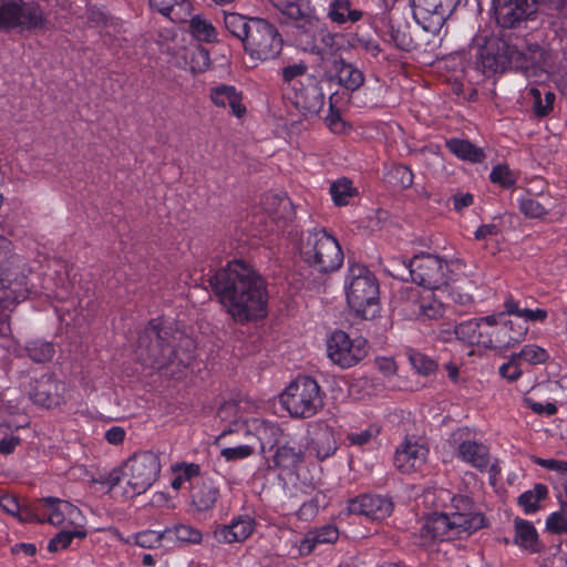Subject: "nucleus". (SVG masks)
<instances>
[{
	"instance_id": "6e6d98bb",
	"label": "nucleus",
	"mask_w": 567,
	"mask_h": 567,
	"mask_svg": "<svg viewBox=\"0 0 567 567\" xmlns=\"http://www.w3.org/2000/svg\"><path fill=\"white\" fill-rule=\"evenodd\" d=\"M519 210L528 218H540L547 214L544 205L530 197H524L519 200Z\"/></svg>"
},
{
	"instance_id": "9d476101",
	"label": "nucleus",
	"mask_w": 567,
	"mask_h": 567,
	"mask_svg": "<svg viewBox=\"0 0 567 567\" xmlns=\"http://www.w3.org/2000/svg\"><path fill=\"white\" fill-rule=\"evenodd\" d=\"M48 17L35 1L0 0V29L44 30Z\"/></svg>"
},
{
	"instance_id": "0e129e2a",
	"label": "nucleus",
	"mask_w": 567,
	"mask_h": 567,
	"mask_svg": "<svg viewBox=\"0 0 567 567\" xmlns=\"http://www.w3.org/2000/svg\"><path fill=\"white\" fill-rule=\"evenodd\" d=\"M185 0H148L150 7L164 17H171L176 7H182Z\"/></svg>"
},
{
	"instance_id": "7c9ffc66",
	"label": "nucleus",
	"mask_w": 567,
	"mask_h": 567,
	"mask_svg": "<svg viewBox=\"0 0 567 567\" xmlns=\"http://www.w3.org/2000/svg\"><path fill=\"white\" fill-rule=\"evenodd\" d=\"M445 146L453 155L462 161L476 164L485 159L483 148L474 145L468 140L451 138L446 141Z\"/></svg>"
},
{
	"instance_id": "c756f323",
	"label": "nucleus",
	"mask_w": 567,
	"mask_h": 567,
	"mask_svg": "<svg viewBox=\"0 0 567 567\" xmlns=\"http://www.w3.org/2000/svg\"><path fill=\"white\" fill-rule=\"evenodd\" d=\"M311 446L319 460H324L337 451V442L333 429L329 425H320L313 433Z\"/></svg>"
},
{
	"instance_id": "09e8293b",
	"label": "nucleus",
	"mask_w": 567,
	"mask_h": 567,
	"mask_svg": "<svg viewBox=\"0 0 567 567\" xmlns=\"http://www.w3.org/2000/svg\"><path fill=\"white\" fill-rule=\"evenodd\" d=\"M389 35L395 48L402 51L409 52L414 48L413 39L406 28H395L393 24H391Z\"/></svg>"
},
{
	"instance_id": "a18cd8bd",
	"label": "nucleus",
	"mask_w": 567,
	"mask_h": 567,
	"mask_svg": "<svg viewBox=\"0 0 567 567\" xmlns=\"http://www.w3.org/2000/svg\"><path fill=\"white\" fill-rule=\"evenodd\" d=\"M189 28L192 34L198 41L210 42L216 38V30L213 24L198 16L190 19Z\"/></svg>"
},
{
	"instance_id": "f257e3e1",
	"label": "nucleus",
	"mask_w": 567,
	"mask_h": 567,
	"mask_svg": "<svg viewBox=\"0 0 567 567\" xmlns=\"http://www.w3.org/2000/svg\"><path fill=\"white\" fill-rule=\"evenodd\" d=\"M208 284L219 303L237 323H246L266 316L267 284L246 261H228L209 277Z\"/></svg>"
},
{
	"instance_id": "4d7b16f0",
	"label": "nucleus",
	"mask_w": 567,
	"mask_h": 567,
	"mask_svg": "<svg viewBox=\"0 0 567 567\" xmlns=\"http://www.w3.org/2000/svg\"><path fill=\"white\" fill-rule=\"evenodd\" d=\"M491 182L494 184H499L503 187H511L515 184V178L506 165H496L491 174H489Z\"/></svg>"
},
{
	"instance_id": "4be33fe9",
	"label": "nucleus",
	"mask_w": 567,
	"mask_h": 567,
	"mask_svg": "<svg viewBox=\"0 0 567 567\" xmlns=\"http://www.w3.org/2000/svg\"><path fill=\"white\" fill-rule=\"evenodd\" d=\"M220 497L219 487L210 478H199L192 485V505L197 512L212 511Z\"/></svg>"
},
{
	"instance_id": "aec40b11",
	"label": "nucleus",
	"mask_w": 567,
	"mask_h": 567,
	"mask_svg": "<svg viewBox=\"0 0 567 567\" xmlns=\"http://www.w3.org/2000/svg\"><path fill=\"white\" fill-rule=\"evenodd\" d=\"M255 520L248 516H239L228 525H217L213 536L218 544H233L246 540L254 532Z\"/></svg>"
},
{
	"instance_id": "774afa93",
	"label": "nucleus",
	"mask_w": 567,
	"mask_h": 567,
	"mask_svg": "<svg viewBox=\"0 0 567 567\" xmlns=\"http://www.w3.org/2000/svg\"><path fill=\"white\" fill-rule=\"evenodd\" d=\"M476 322H477V328H476V333H475L476 337L474 340V344L493 349L494 332L487 330V328L484 327L481 321L476 320Z\"/></svg>"
},
{
	"instance_id": "e433bc0d",
	"label": "nucleus",
	"mask_w": 567,
	"mask_h": 567,
	"mask_svg": "<svg viewBox=\"0 0 567 567\" xmlns=\"http://www.w3.org/2000/svg\"><path fill=\"white\" fill-rule=\"evenodd\" d=\"M433 290H423V297L419 301L417 320L437 319L443 315V303L435 298Z\"/></svg>"
},
{
	"instance_id": "c03bdc74",
	"label": "nucleus",
	"mask_w": 567,
	"mask_h": 567,
	"mask_svg": "<svg viewBox=\"0 0 567 567\" xmlns=\"http://www.w3.org/2000/svg\"><path fill=\"white\" fill-rule=\"evenodd\" d=\"M513 359L523 360L535 365L545 363L549 359V354L539 346L526 344L519 352L513 353Z\"/></svg>"
},
{
	"instance_id": "49530a36",
	"label": "nucleus",
	"mask_w": 567,
	"mask_h": 567,
	"mask_svg": "<svg viewBox=\"0 0 567 567\" xmlns=\"http://www.w3.org/2000/svg\"><path fill=\"white\" fill-rule=\"evenodd\" d=\"M516 543L523 547H533L537 540V532L532 523L524 519L515 520Z\"/></svg>"
},
{
	"instance_id": "58836bf2",
	"label": "nucleus",
	"mask_w": 567,
	"mask_h": 567,
	"mask_svg": "<svg viewBox=\"0 0 567 567\" xmlns=\"http://www.w3.org/2000/svg\"><path fill=\"white\" fill-rule=\"evenodd\" d=\"M25 352L32 361L44 363L53 358L55 349L53 343L47 340L33 339L27 342Z\"/></svg>"
},
{
	"instance_id": "e2e57ef3",
	"label": "nucleus",
	"mask_w": 567,
	"mask_h": 567,
	"mask_svg": "<svg viewBox=\"0 0 567 567\" xmlns=\"http://www.w3.org/2000/svg\"><path fill=\"white\" fill-rule=\"evenodd\" d=\"M405 293L406 301L404 305V310L411 318L416 319L419 313V301L421 297H423V291L417 288H409Z\"/></svg>"
},
{
	"instance_id": "ea45409f",
	"label": "nucleus",
	"mask_w": 567,
	"mask_h": 567,
	"mask_svg": "<svg viewBox=\"0 0 567 567\" xmlns=\"http://www.w3.org/2000/svg\"><path fill=\"white\" fill-rule=\"evenodd\" d=\"M166 536L171 539L174 537L181 544H200L203 540V533L192 525L177 524L173 527L165 528Z\"/></svg>"
},
{
	"instance_id": "2f4dec72",
	"label": "nucleus",
	"mask_w": 567,
	"mask_h": 567,
	"mask_svg": "<svg viewBox=\"0 0 567 567\" xmlns=\"http://www.w3.org/2000/svg\"><path fill=\"white\" fill-rule=\"evenodd\" d=\"M327 17L337 24L354 23L361 20L363 12L358 9H351L350 0H332L329 4Z\"/></svg>"
},
{
	"instance_id": "680f3d73",
	"label": "nucleus",
	"mask_w": 567,
	"mask_h": 567,
	"mask_svg": "<svg viewBox=\"0 0 567 567\" xmlns=\"http://www.w3.org/2000/svg\"><path fill=\"white\" fill-rule=\"evenodd\" d=\"M276 8L280 11L282 16L291 20L292 24L298 21V19L302 18L308 12L303 11L299 4L290 1L278 2Z\"/></svg>"
},
{
	"instance_id": "6e6552de",
	"label": "nucleus",
	"mask_w": 567,
	"mask_h": 567,
	"mask_svg": "<svg viewBox=\"0 0 567 567\" xmlns=\"http://www.w3.org/2000/svg\"><path fill=\"white\" fill-rule=\"evenodd\" d=\"M323 396L313 378L299 375L281 393L280 402L291 416L307 419L323 406Z\"/></svg>"
},
{
	"instance_id": "1a4fd4ad",
	"label": "nucleus",
	"mask_w": 567,
	"mask_h": 567,
	"mask_svg": "<svg viewBox=\"0 0 567 567\" xmlns=\"http://www.w3.org/2000/svg\"><path fill=\"white\" fill-rule=\"evenodd\" d=\"M261 449L267 445L271 449L277 444L274 455L275 466L287 472H295L305 460V447L295 437L284 436L281 429L276 424L262 422L257 427Z\"/></svg>"
},
{
	"instance_id": "473e14b6",
	"label": "nucleus",
	"mask_w": 567,
	"mask_h": 567,
	"mask_svg": "<svg viewBox=\"0 0 567 567\" xmlns=\"http://www.w3.org/2000/svg\"><path fill=\"white\" fill-rule=\"evenodd\" d=\"M453 286H451L450 296L452 301L462 308V310H470L474 303L473 292L477 289L474 281L471 280H455L452 277Z\"/></svg>"
},
{
	"instance_id": "a878e982",
	"label": "nucleus",
	"mask_w": 567,
	"mask_h": 567,
	"mask_svg": "<svg viewBox=\"0 0 567 567\" xmlns=\"http://www.w3.org/2000/svg\"><path fill=\"white\" fill-rule=\"evenodd\" d=\"M451 508L452 512L449 513V515L461 516L462 519L466 523L465 526L472 524L474 520H477L478 526L476 527V530L485 527V516L476 509L473 501L468 496L454 495L451 499Z\"/></svg>"
},
{
	"instance_id": "13d9d810",
	"label": "nucleus",
	"mask_w": 567,
	"mask_h": 567,
	"mask_svg": "<svg viewBox=\"0 0 567 567\" xmlns=\"http://www.w3.org/2000/svg\"><path fill=\"white\" fill-rule=\"evenodd\" d=\"M477 322L476 319H470L458 323L455 327V334L457 339L467 342L470 344H474L475 333H476Z\"/></svg>"
},
{
	"instance_id": "bb28decb",
	"label": "nucleus",
	"mask_w": 567,
	"mask_h": 567,
	"mask_svg": "<svg viewBox=\"0 0 567 567\" xmlns=\"http://www.w3.org/2000/svg\"><path fill=\"white\" fill-rule=\"evenodd\" d=\"M458 457L464 462L470 463L472 466L480 471H485L489 464V453L487 446L475 441H464L460 444Z\"/></svg>"
},
{
	"instance_id": "37998d69",
	"label": "nucleus",
	"mask_w": 567,
	"mask_h": 567,
	"mask_svg": "<svg viewBox=\"0 0 567 567\" xmlns=\"http://www.w3.org/2000/svg\"><path fill=\"white\" fill-rule=\"evenodd\" d=\"M86 530L83 527H75L72 530H61L48 544V550L56 553L70 546L73 538H84Z\"/></svg>"
},
{
	"instance_id": "8fccbe9b",
	"label": "nucleus",
	"mask_w": 567,
	"mask_h": 567,
	"mask_svg": "<svg viewBox=\"0 0 567 567\" xmlns=\"http://www.w3.org/2000/svg\"><path fill=\"white\" fill-rule=\"evenodd\" d=\"M546 528L553 534L567 533V504H563L558 512L547 517Z\"/></svg>"
},
{
	"instance_id": "cd10ccee",
	"label": "nucleus",
	"mask_w": 567,
	"mask_h": 567,
	"mask_svg": "<svg viewBox=\"0 0 567 567\" xmlns=\"http://www.w3.org/2000/svg\"><path fill=\"white\" fill-rule=\"evenodd\" d=\"M555 97L554 92L545 89L543 92L537 86L528 87L524 95V99L530 103L532 111L536 117L547 116L553 111Z\"/></svg>"
},
{
	"instance_id": "7ed1b4c3",
	"label": "nucleus",
	"mask_w": 567,
	"mask_h": 567,
	"mask_svg": "<svg viewBox=\"0 0 567 567\" xmlns=\"http://www.w3.org/2000/svg\"><path fill=\"white\" fill-rule=\"evenodd\" d=\"M194 341L182 331L162 327L152 320L138 336L136 355L143 365L172 369L175 375L193 360Z\"/></svg>"
},
{
	"instance_id": "b1692460",
	"label": "nucleus",
	"mask_w": 567,
	"mask_h": 567,
	"mask_svg": "<svg viewBox=\"0 0 567 567\" xmlns=\"http://www.w3.org/2000/svg\"><path fill=\"white\" fill-rule=\"evenodd\" d=\"M528 327L526 324H517L509 320L503 326L495 329L493 337V349H508L524 340Z\"/></svg>"
},
{
	"instance_id": "f704fd0d",
	"label": "nucleus",
	"mask_w": 567,
	"mask_h": 567,
	"mask_svg": "<svg viewBox=\"0 0 567 567\" xmlns=\"http://www.w3.org/2000/svg\"><path fill=\"white\" fill-rule=\"evenodd\" d=\"M336 47V34L331 33L323 23L319 32L309 41L305 50L312 54L320 55L323 60L328 54H332Z\"/></svg>"
},
{
	"instance_id": "5701e85b",
	"label": "nucleus",
	"mask_w": 567,
	"mask_h": 567,
	"mask_svg": "<svg viewBox=\"0 0 567 567\" xmlns=\"http://www.w3.org/2000/svg\"><path fill=\"white\" fill-rule=\"evenodd\" d=\"M210 100L217 107L229 106L231 113L241 117L246 113V107L241 103L243 94L233 85L221 84L210 89Z\"/></svg>"
},
{
	"instance_id": "20e7f679",
	"label": "nucleus",
	"mask_w": 567,
	"mask_h": 567,
	"mask_svg": "<svg viewBox=\"0 0 567 567\" xmlns=\"http://www.w3.org/2000/svg\"><path fill=\"white\" fill-rule=\"evenodd\" d=\"M226 30L238 39L244 51L256 62L276 59L282 50L284 39L277 27L265 18L225 12Z\"/></svg>"
},
{
	"instance_id": "f8f14e48",
	"label": "nucleus",
	"mask_w": 567,
	"mask_h": 567,
	"mask_svg": "<svg viewBox=\"0 0 567 567\" xmlns=\"http://www.w3.org/2000/svg\"><path fill=\"white\" fill-rule=\"evenodd\" d=\"M465 520L461 516H450L447 513H434L426 517L420 528V537L424 544L431 542H445L462 537L463 534L470 535L476 532L477 520L465 526Z\"/></svg>"
},
{
	"instance_id": "412c9836",
	"label": "nucleus",
	"mask_w": 567,
	"mask_h": 567,
	"mask_svg": "<svg viewBox=\"0 0 567 567\" xmlns=\"http://www.w3.org/2000/svg\"><path fill=\"white\" fill-rule=\"evenodd\" d=\"M62 384L52 375L44 374L30 383L29 396L38 405L51 408L60 403Z\"/></svg>"
},
{
	"instance_id": "69168bd1",
	"label": "nucleus",
	"mask_w": 567,
	"mask_h": 567,
	"mask_svg": "<svg viewBox=\"0 0 567 567\" xmlns=\"http://www.w3.org/2000/svg\"><path fill=\"white\" fill-rule=\"evenodd\" d=\"M499 374L509 382H514L520 378L523 371L517 359H513V354L508 362L499 367Z\"/></svg>"
},
{
	"instance_id": "864d4df0",
	"label": "nucleus",
	"mask_w": 567,
	"mask_h": 567,
	"mask_svg": "<svg viewBox=\"0 0 567 567\" xmlns=\"http://www.w3.org/2000/svg\"><path fill=\"white\" fill-rule=\"evenodd\" d=\"M409 361L419 373L424 375L430 374L436 369V363L432 359L417 351L409 352Z\"/></svg>"
},
{
	"instance_id": "de8ad7c7",
	"label": "nucleus",
	"mask_w": 567,
	"mask_h": 567,
	"mask_svg": "<svg viewBox=\"0 0 567 567\" xmlns=\"http://www.w3.org/2000/svg\"><path fill=\"white\" fill-rule=\"evenodd\" d=\"M186 58L190 59L189 69L194 73L204 72L210 63L208 51L200 45L187 50Z\"/></svg>"
},
{
	"instance_id": "f3484780",
	"label": "nucleus",
	"mask_w": 567,
	"mask_h": 567,
	"mask_svg": "<svg viewBox=\"0 0 567 567\" xmlns=\"http://www.w3.org/2000/svg\"><path fill=\"white\" fill-rule=\"evenodd\" d=\"M392 509V502L381 495H360L349 503L350 513L363 515L377 520L390 516Z\"/></svg>"
},
{
	"instance_id": "72a5a7b5",
	"label": "nucleus",
	"mask_w": 567,
	"mask_h": 567,
	"mask_svg": "<svg viewBox=\"0 0 567 567\" xmlns=\"http://www.w3.org/2000/svg\"><path fill=\"white\" fill-rule=\"evenodd\" d=\"M262 209L277 219H286L291 215V202L282 194L268 193L261 199Z\"/></svg>"
},
{
	"instance_id": "423d86ee",
	"label": "nucleus",
	"mask_w": 567,
	"mask_h": 567,
	"mask_svg": "<svg viewBox=\"0 0 567 567\" xmlns=\"http://www.w3.org/2000/svg\"><path fill=\"white\" fill-rule=\"evenodd\" d=\"M463 267L458 259L449 264L439 256L422 252L410 260H402L401 269L394 276L403 280L409 276L424 289H441L447 287L453 274Z\"/></svg>"
},
{
	"instance_id": "ddd939ff",
	"label": "nucleus",
	"mask_w": 567,
	"mask_h": 567,
	"mask_svg": "<svg viewBox=\"0 0 567 567\" xmlns=\"http://www.w3.org/2000/svg\"><path fill=\"white\" fill-rule=\"evenodd\" d=\"M327 353L334 364L348 369L367 357L368 346L364 339H350L344 331L337 330L327 340Z\"/></svg>"
},
{
	"instance_id": "bf43d9fd",
	"label": "nucleus",
	"mask_w": 567,
	"mask_h": 567,
	"mask_svg": "<svg viewBox=\"0 0 567 567\" xmlns=\"http://www.w3.org/2000/svg\"><path fill=\"white\" fill-rule=\"evenodd\" d=\"M308 65L300 61L295 64L287 65L282 69V81L289 85H293L298 78L303 76L307 73Z\"/></svg>"
},
{
	"instance_id": "a211bd4d",
	"label": "nucleus",
	"mask_w": 567,
	"mask_h": 567,
	"mask_svg": "<svg viewBox=\"0 0 567 567\" xmlns=\"http://www.w3.org/2000/svg\"><path fill=\"white\" fill-rule=\"evenodd\" d=\"M427 454L424 445L405 440L395 451L394 465L400 472L410 474L425 464Z\"/></svg>"
},
{
	"instance_id": "dca6fc26",
	"label": "nucleus",
	"mask_w": 567,
	"mask_h": 567,
	"mask_svg": "<svg viewBox=\"0 0 567 567\" xmlns=\"http://www.w3.org/2000/svg\"><path fill=\"white\" fill-rule=\"evenodd\" d=\"M292 89L293 104L305 114H318L324 105V94L315 76L309 75L305 81H297Z\"/></svg>"
},
{
	"instance_id": "9b49d317",
	"label": "nucleus",
	"mask_w": 567,
	"mask_h": 567,
	"mask_svg": "<svg viewBox=\"0 0 567 567\" xmlns=\"http://www.w3.org/2000/svg\"><path fill=\"white\" fill-rule=\"evenodd\" d=\"M162 453L141 451L134 453L124 464L128 472L127 485L133 494L145 493L158 478L162 468Z\"/></svg>"
},
{
	"instance_id": "3c124183",
	"label": "nucleus",
	"mask_w": 567,
	"mask_h": 567,
	"mask_svg": "<svg viewBox=\"0 0 567 567\" xmlns=\"http://www.w3.org/2000/svg\"><path fill=\"white\" fill-rule=\"evenodd\" d=\"M14 517L22 523H44V517H42V503L41 499H38L35 503L25 506H19V513L16 514Z\"/></svg>"
},
{
	"instance_id": "39448f33",
	"label": "nucleus",
	"mask_w": 567,
	"mask_h": 567,
	"mask_svg": "<svg viewBox=\"0 0 567 567\" xmlns=\"http://www.w3.org/2000/svg\"><path fill=\"white\" fill-rule=\"evenodd\" d=\"M298 249L302 261L321 275L331 274L343 264L341 246L326 228L302 231Z\"/></svg>"
},
{
	"instance_id": "f03ea898",
	"label": "nucleus",
	"mask_w": 567,
	"mask_h": 567,
	"mask_svg": "<svg viewBox=\"0 0 567 567\" xmlns=\"http://www.w3.org/2000/svg\"><path fill=\"white\" fill-rule=\"evenodd\" d=\"M549 53L537 43H527L511 31L488 37L480 49L481 64L492 72L520 70L527 78L542 79L547 74Z\"/></svg>"
},
{
	"instance_id": "2eb2a0df",
	"label": "nucleus",
	"mask_w": 567,
	"mask_h": 567,
	"mask_svg": "<svg viewBox=\"0 0 567 567\" xmlns=\"http://www.w3.org/2000/svg\"><path fill=\"white\" fill-rule=\"evenodd\" d=\"M19 257L12 252V244L9 239L0 236V299H24L27 291L13 288L17 271L16 264Z\"/></svg>"
},
{
	"instance_id": "338daca9",
	"label": "nucleus",
	"mask_w": 567,
	"mask_h": 567,
	"mask_svg": "<svg viewBox=\"0 0 567 567\" xmlns=\"http://www.w3.org/2000/svg\"><path fill=\"white\" fill-rule=\"evenodd\" d=\"M172 470L174 472H178L185 481H190L192 478H200V467L195 463L175 464L172 466Z\"/></svg>"
},
{
	"instance_id": "0eeeda50",
	"label": "nucleus",
	"mask_w": 567,
	"mask_h": 567,
	"mask_svg": "<svg viewBox=\"0 0 567 567\" xmlns=\"http://www.w3.org/2000/svg\"><path fill=\"white\" fill-rule=\"evenodd\" d=\"M347 301L357 316L372 319L379 309V285L373 274L362 265L349 267L346 280Z\"/></svg>"
},
{
	"instance_id": "393cba45",
	"label": "nucleus",
	"mask_w": 567,
	"mask_h": 567,
	"mask_svg": "<svg viewBox=\"0 0 567 567\" xmlns=\"http://www.w3.org/2000/svg\"><path fill=\"white\" fill-rule=\"evenodd\" d=\"M339 538V532L333 525H324L320 528L309 530L299 545L301 556L310 555L318 545L332 544Z\"/></svg>"
},
{
	"instance_id": "a19ab883",
	"label": "nucleus",
	"mask_w": 567,
	"mask_h": 567,
	"mask_svg": "<svg viewBox=\"0 0 567 567\" xmlns=\"http://www.w3.org/2000/svg\"><path fill=\"white\" fill-rule=\"evenodd\" d=\"M548 488L544 484H536L533 489L524 492L518 497V505L526 514L535 513L538 509V503L547 497Z\"/></svg>"
},
{
	"instance_id": "79ce46f5",
	"label": "nucleus",
	"mask_w": 567,
	"mask_h": 567,
	"mask_svg": "<svg viewBox=\"0 0 567 567\" xmlns=\"http://www.w3.org/2000/svg\"><path fill=\"white\" fill-rule=\"evenodd\" d=\"M330 195L337 206H344L349 203L350 198L357 195V190L352 187L350 179L340 178L331 184Z\"/></svg>"
},
{
	"instance_id": "4468645a",
	"label": "nucleus",
	"mask_w": 567,
	"mask_h": 567,
	"mask_svg": "<svg viewBox=\"0 0 567 567\" xmlns=\"http://www.w3.org/2000/svg\"><path fill=\"white\" fill-rule=\"evenodd\" d=\"M498 25L503 29L519 27L537 11V0H493Z\"/></svg>"
},
{
	"instance_id": "4c0bfd02",
	"label": "nucleus",
	"mask_w": 567,
	"mask_h": 567,
	"mask_svg": "<svg viewBox=\"0 0 567 567\" xmlns=\"http://www.w3.org/2000/svg\"><path fill=\"white\" fill-rule=\"evenodd\" d=\"M416 13L430 19L437 25H441L449 12V4H444L443 0H415Z\"/></svg>"
},
{
	"instance_id": "c85d7f7f",
	"label": "nucleus",
	"mask_w": 567,
	"mask_h": 567,
	"mask_svg": "<svg viewBox=\"0 0 567 567\" xmlns=\"http://www.w3.org/2000/svg\"><path fill=\"white\" fill-rule=\"evenodd\" d=\"M41 503L44 523H50L54 526L61 525L65 519V514H71L75 509L69 502L55 497L41 498Z\"/></svg>"
},
{
	"instance_id": "603ef678",
	"label": "nucleus",
	"mask_w": 567,
	"mask_h": 567,
	"mask_svg": "<svg viewBox=\"0 0 567 567\" xmlns=\"http://www.w3.org/2000/svg\"><path fill=\"white\" fill-rule=\"evenodd\" d=\"M135 544L143 548H154L159 546L161 542L166 537L165 529L163 532L143 530L135 536Z\"/></svg>"
},
{
	"instance_id": "5fc2aeb1",
	"label": "nucleus",
	"mask_w": 567,
	"mask_h": 567,
	"mask_svg": "<svg viewBox=\"0 0 567 567\" xmlns=\"http://www.w3.org/2000/svg\"><path fill=\"white\" fill-rule=\"evenodd\" d=\"M380 433V429L377 425H369L367 429L360 432H352L347 435V440L351 445L364 446L370 443L372 439L377 437Z\"/></svg>"
},
{
	"instance_id": "6ab92c4d",
	"label": "nucleus",
	"mask_w": 567,
	"mask_h": 567,
	"mask_svg": "<svg viewBox=\"0 0 567 567\" xmlns=\"http://www.w3.org/2000/svg\"><path fill=\"white\" fill-rule=\"evenodd\" d=\"M327 75L330 82H336L352 92L357 91L364 82L362 71L340 55L333 56Z\"/></svg>"
},
{
	"instance_id": "c9c22d12",
	"label": "nucleus",
	"mask_w": 567,
	"mask_h": 567,
	"mask_svg": "<svg viewBox=\"0 0 567 567\" xmlns=\"http://www.w3.org/2000/svg\"><path fill=\"white\" fill-rule=\"evenodd\" d=\"M322 24L323 23L320 19L310 12L298 19V21L292 24L296 30V37L303 45V49L307 47L309 41L313 39L315 34L319 32V28H321Z\"/></svg>"
},
{
	"instance_id": "052dcab7",
	"label": "nucleus",
	"mask_w": 567,
	"mask_h": 567,
	"mask_svg": "<svg viewBox=\"0 0 567 567\" xmlns=\"http://www.w3.org/2000/svg\"><path fill=\"white\" fill-rule=\"evenodd\" d=\"M254 451L255 449L252 446L245 444L234 447H225L220 451V455L226 461H237L250 456L254 453Z\"/></svg>"
}]
</instances>
